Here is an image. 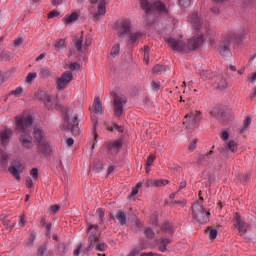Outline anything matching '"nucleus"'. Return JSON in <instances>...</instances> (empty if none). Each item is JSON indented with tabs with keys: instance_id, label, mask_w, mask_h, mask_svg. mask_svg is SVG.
I'll use <instances>...</instances> for the list:
<instances>
[{
	"instance_id": "nucleus-61",
	"label": "nucleus",
	"mask_w": 256,
	"mask_h": 256,
	"mask_svg": "<svg viewBox=\"0 0 256 256\" xmlns=\"http://www.w3.org/2000/svg\"><path fill=\"white\" fill-rule=\"evenodd\" d=\"M22 43H23V39L22 38H18L16 40H14L15 47L21 45Z\"/></svg>"
},
{
	"instance_id": "nucleus-3",
	"label": "nucleus",
	"mask_w": 256,
	"mask_h": 256,
	"mask_svg": "<svg viewBox=\"0 0 256 256\" xmlns=\"http://www.w3.org/2000/svg\"><path fill=\"white\" fill-rule=\"evenodd\" d=\"M63 119V131H71L72 135H79V133H81V130L79 129V124H73L77 123V120L79 119V114H77V111H74L71 108L66 109L63 115Z\"/></svg>"
},
{
	"instance_id": "nucleus-23",
	"label": "nucleus",
	"mask_w": 256,
	"mask_h": 256,
	"mask_svg": "<svg viewBox=\"0 0 256 256\" xmlns=\"http://www.w3.org/2000/svg\"><path fill=\"white\" fill-rule=\"evenodd\" d=\"M220 53L222 56H227L229 55V40H225L224 42L221 43L220 45Z\"/></svg>"
},
{
	"instance_id": "nucleus-12",
	"label": "nucleus",
	"mask_w": 256,
	"mask_h": 256,
	"mask_svg": "<svg viewBox=\"0 0 256 256\" xmlns=\"http://www.w3.org/2000/svg\"><path fill=\"white\" fill-rule=\"evenodd\" d=\"M9 172L17 181H21V173H23V164L21 162H13L9 168Z\"/></svg>"
},
{
	"instance_id": "nucleus-18",
	"label": "nucleus",
	"mask_w": 256,
	"mask_h": 256,
	"mask_svg": "<svg viewBox=\"0 0 256 256\" xmlns=\"http://www.w3.org/2000/svg\"><path fill=\"white\" fill-rule=\"evenodd\" d=\"M115 219L120 223V225H127V213L123 210H118Z\"/></svg>"
},
{
	"instance_id": "nucleus-63",
	"label": "nucleus",
	"mask_w": 256,
	"mask_h": 256,
	"mask_svg": "<svg viewBox=\"0 0 256 256\" xmlns=\"http://www.w3.org/2000/svg\"><path fill=\"white\" fill-rule=\"evenodd\" d=\"M80 253H81V245L77 249L74 250L73 255L74 256H79Z\"/></svg>"
},
{
	"instance_id": "nucleus-19",
	"label": "nucleus",
	"mask_w": 256,
	"mask_h": 256,
	"mask_svg": "<svg viewBox=\"0 0 256 256\" xmlns=\"http://www.w3.org/2000/svg\"><path fill=\"white\" fill-rule=\"evenodd\" d=\"M39 95H41L40 99H42V101H44L45 105H57V103L55 102V99H52L50 95H48L47 93L40 91L38 92Z\"/></svg>"
},
{
	"instance_id": "nucleus-54",
	"label": "nucleus",
	"mask_w": 256,
	"mask_h": 256,
	"mask_svg": "<svg viewBox=\"0 0 256 256\" xmlns=\"http://www.w3.org/2000/svg\"><path fill=\"white\" fill-rule=\"evenodd\" d=\"M57 15H59V12L52 10L49 14H48V19H53V17H57Z\"/></svg>"
},
{
	"instance_id": "nucleus-16",
	"label": "nucleus",
	"mask_w": 256,
	"mask_h": 256,
	"mask_svg": "<svg viewBox=\"0 0 256 256\" xmlns=\"http://www.w3.org/2000/svg\"><path fill=\"white\" fill-rule=\"evenodd\" d=\"M95 243H99V235H97V232H91L89 236V246L84 250V253H89V251L95 247Z\"/></svg>"
},
{
	"instance_id": "nucleus-28",
	"label": "nucleus",
	"mask_w": 256,
	"mask_h": 256,
	"mask_svg": "<svg viewBox=\"0 0 256 256\" xmlns=\"http://www.w3.org/2000/svg\"><path fill=\"white\" fill-rule=\"evenodd\" d=\"M2 223L6 229H13V227H15V225H17V222L11 221L9 219L3 220Z\"/></svg>"
},
{
	"instance_id": "nucleus-52",
	"label": "nucleus",
	"mask_w": 256,
	"mask_h": 256,
	"mask_svg": "<svg viewBox=\"0 0 256 256\" xmlns=\"http://www.w3.org/2000/svg\"><path fill=\"white\" fill-rule=\"evenodd\" d=\"M26 186L28 187V189H31L33 187V179L28 177L26 179Z\"/></svg>"
},
{
	"instance_id": "nucleus-46",
	"label": "nucleus",
	"mask_w": 256,
	"mask_h": 256,
	"mask_svg": "<svg viewBox=\"0 0 256 256\" xmlns=\"http://www.w3.org/2000/svg\"><path fill=\"white\" fill-rule=\"evenodd\" d=\"M103 169V163L97 161V162H94V171L97 173L99 172L100 170Z\"/></svg>"
},
{
	"instance_id": "nucleus-60",
	"label": "nucleus",
	"mask_w": 256,
	"mask_h": 256,
	"mask_svg": "<svg viewBox=\"0 0 256 256\" xmlns=\"http://www.w3.org/2000/svg\"><path fill=\"white\" fill-rule=\"evenodd\" d=\"M19 226L25 227V217L24 216H20Z\"/></svg>"
},
{
	"instance_id": "nucleus-51",
	"label": "nucleus",
	"mask_w": 256,
	"mask_h": 256,
	"mask_svg": "<svg viewBox=\"0 0 256 256\" xmlns=\"http://www.w3.org/2000/svg\"><path fill=\"white\" fill-rule=\"evenodd\" d=\"M153 161H155V156H149L147 158V162H146V165H148V167H151L153 165Z\"/></svg>"
},
{
	"instance_id": "nucleus-6",
	"label": "nucleus",
	"mask_w": 256,
	"mask_h": 256,
	"mask_svg": "<svg viewBox=\"0 0 256 256\" xmlns=\"http://www.w3.org/2000/svg\"><path fill=\"white\" fill-rule=\"evenodd\" d=\"M199 121H201V112H191L184 117L183 124L185 125L187 131H193L198 127Z\"/></svg>"
},
{
	"instance_id": "nucleus-1",
	"label": "nucleus",
	"mask_w": 256,
	"mask_h": 256,
	"mask_svg": "<svg viewBox=\"0 0 256 256\" xmlns=\"http://www.w3.org/2000/svg\"><path fill=\"white\" fill-rule=\"evenodd\" d=\"M191 24L192 27L196 31L201 33L199 36H194L187 41V43L183 42L181 39L170 38L167 40L168 45L174 51H180L183 53H189V51H195V49H199L205 41L203 37V31H207V28L203 27V22L201 21V16L199 14H193L191 16Z\"/></svg>"
},
{
	"instance_id": "nucleus-43",
	"label": "nucleus",
	"mask_w": 256,
	"mask_h": 256,
	"mask_svg": "<svg viewBox=\"0 0 256 256\" xmlns=\"http://www.w3.org/2000/svg\"><path fill=\"white\" fill-rule=\"evenodd\" d=\"M34 79H37V73H29L26 77V83H31Z\"/></svg>"
},
{
	"instance_id": "nucleus-47",
	"label": "nucleus",
	"mask_w": 256,
	"mask_h": 256,
	"mask_svg": "<svg viewBox=\"0 0 256 256\" xmlns=\"http://www.w3.org/2000/svg\"><path fill=\"white\" fill-rule=\"evenodd\" d=\"M46 252H47V247H45V246H40V247L38 248L37 255H38V256H43V255H45Z\"/></svg>"
},
{
	"instance_id": "nucleus-5",
	"label": "nucleus",
	"mask_w": 256,
	"mask_h": 256,
	"mask_svg": "<svg viewBox=\"0 0 256 256\" xmlns=\"http://www.w3.org/2000/svg\"><path fill=\"white\" fill-rule=\"evenodd\" d=\"M192 213L195 221H197L200 225L209 223V216L211 213L207 212V210H205V208H203L199 202L192 206Z\"/></svg>"
},
{
	"instance_id": "nucleus-59",
	"label": "nucleus",
	"mask_w": 256,
	"mask_h": 256,
	"mask_svg": "<svg viewBox=\"0 0 256 256\" xmlns=\"http://www.w3.org/2000/svg\"><path fill=\"white\" fill-rule=\"evenodd\" d=\"M113 129L115 131H118L119 133H123V128L121 126L117 125V124L113 125Z\"/></svg>"
},
{
	"instance_id": "nucleus-25",
	"label": "nucleus",
	"mask_w": 256,
	"mask_h": 256,
	"mask_svg": "<svg viewBox=\"0 0 256 256\" xmlns=\"http://www.w3.org/2000/svg\"><path fill=\"white\" fill-rule=\"evenodd\" d=\"M141 37H143V33H141V32H136V33L130 34L131 45H135V43H137V41L140 40Z\"/></svg>"
},
{
	"instance_id": "nucleus-44",
	"label": "nucleus",
	"mask_w": 256,
	"mask_h": 256,
	"mask_svg": "<svg viewBox=\"0 0 256 256\" xmlns=\"http://www.w3.org/2000/svg\"><path fill=\"white\" fill-rule=\"evenodd\" d=\"M200 77H202V79H211V74H209V71L207 70H202L200 72Z\"/></svg>"
},
{
	"instance_id": "nucleus-11",
	"label": "nucleus",
	"mask_w": 256,
	"mask_h": 256,
	"mask_svg": "<svg viewBox=\"0 0 256 256\" xmlns=\"http://www.w3.org/2000/svg\"><path fill=\"white\" fill-rule=\"evenodd\" d=\"M73 81V73L71 72H65L61 75V77L57 81V89L62 91V89H65L69 83Z\"/></svg>"
},
{
	"instance_id": "nucleus-41",
	"label": "nucleus",
	"mask_w": 256,
	"mask_h": 256,
	"mask_svg": "<svg viewBox=\"0 0 256 256\" xmlns=\"http://www.w3.org/2000/svg\"><path fill=\"white\" fill-rule=\"evenodd\" d=\"M167 183H169L168 180H155L154 181V185L156 187H163L164 185H167Z\"/></svg>"
},
{
	"instance_id": "nucleus-32",
	"label": "nucleus",
	"mask_w": 256,
	"mask_h": 256,
	"mask_svg": "<svg viewBox=\"0 0 256 256\" xmlns=\"http://www.w3.org/2000/svg\"><path fill=\"white\" fill-rule=\"evenodd\" d=\"M23 94V88L21 86L17 87L15 90L10 92V95H14V97H21Z\"/></svg>"
},
{
	"instance_id": "nucleus-49",
	"label": "nucleus",
	"mask_w": 256,
	"mask_h": 256,
	"mask_svg": "<svg viewBox=\"0 0 256 256\" xmlns=\"http://www.w3.org/2000/svg\"><path fill=\"white\" fill-rule=\"evenodd\" d=\"M80 67H81V65H79V63L75 62V63L70 64L69 69H70V71H77Z\"/></svg>"
},
{
	"instance_id": "nucleus-40",
	"label": "nucleus",
	"mask_w": 256,
	"mask_h": 256,
	"mask_svg": "<svg viewBox=\"0 0 256 256\" xmlns=\"http://www.w3.org/2000/svg\"><path fill=\"white\" fill-rule=\"evenodd\" d=\"M41 223H42V226L45 227V229H47V233H51V227H52L51 223L45 221V219H42Z\"/></svg>"
},
{
	"instance_id": "nucleus-15",
	"label": "nucleus",
	"mask_w": 256,
	"mask_h": 256,
	"mask_svg": "<svg viewBox=\"0 0 256 256\" xmlns=\"http://www.w3.org/2000/svg\"><path fill=\"white\" fill-rule=\"evenodd\" d=\"M13 135V131L10 129H5L0 133V139L3 147H7L9 144V139H11V136Z\"/></svg>"
},
{
	"instance_id": "nucleus-35",
	"label": "nucleus",
	"mask_w": 256,
	"mask_h": 256,
	"mask_svg": "<svg viewBox=\"0 0 256 256\" xmlns=\"http://www.w3.org/2000/svg\"><path fill=\"white\" fill-rule=\"evenodd\" d=\"M96 217H99L101 219L100 225H103V217H105V210L102 208H98L96 210Z\"/></svg>"
},
{
	"instance_id": "nucleus-29",
	"label": "nucleus",
	"mask_w": 256,
	"mask_h": 256,
	"mask_svg": "<svg viewBox=\"0 0 256 256\" xmlns=\"http://www.w3.org/2000/svg\"><path fill=\"white\" fill-rule=\"evenodd\" d=\"M227 151H231L232 153H235L237 151V142L230 141L229 144H226Z\"/></svg>"
},
{
	"instance_id": "nucleus-9",
	"label": "nucleus",
	"mask_w": 256,
	"mask_h": 256,
	"mask_svg": "<svg viewBox=\"0 0 256 256\" xmlns=\"http://www.w3.org/2000/svg\"><path fill=\"white\" fill-rule=\"evenodd\" d=\"M34 137L39 143V150L41 153H47L49 151V143H47L43 138V132H41V129L34 128Z\"/></svg>"
},
{
	"instance_id": "nucleus-2",
	"label": "nucleus",
	"mask_w": 256,
	"mask_h": 256,
	"mask_svg": "<svg viewBox=\"0 0 256 256\" xmlns=\"http://www.w3.org/2000/svg\"><path fill=\"white\" fill-rule=\"evenodd\" d=\"M33 130V117H16V131L19 133V143L24 149H32L33 137L31 131Z\"/></svg>"
},
{
	"instance_id": "nucleus-33",
	"label": "nucleus",
	"mask_w": 256,
	"mask_h": 256,
	"mask_svg": "<svg viewBox=\"0 0 256 256\" xmlns=\"http://www.w3.org/2000/svg\"><path fill=\"white\" fill-rule=\"evenodd\" d=\"M249 125H251V117H247L243 122V129L241 130V133H245L247 129H249Z\"/></svg>"
},
{
	"instance_id": "nucleus-30",
	"label": "nucleus",
	"mask_w": 256,
	"mask_h": 256,
	"mask_svg": "<svg viewBox=\"0 0 256 256\" xmlns=\"http://www.w3.org/2000/svg\"><path fill=\"white\" fill-rule=\"evenodd\" d=\"M55 51H61V49H65V40L60 39L54 44Z\"/></svg>"
},
{
	"instance_id": "nucleus-36",
	"label": "nucleus",
	"mask_w": 256,
	"mask_h": 256,
	"mask_svg": "<svg viewBox=\"0 0 256 256\" xmlns=\"http://www.w3.org/2000/svg\"><path fill=\"white\" fill-rule=\"evenodd\" d=\"M75 47L78 51H81V49H83V36H78L75 43Z\"/></svg>"
},
{
	"instance_id": "nucleus-22",
	"label": "nucleus",
	"mask_w": 256,
	"mask_h": 256,
	"mask_svg": "<svg viewBox=\"0 0 256 256\" xmlns=\"http://www.w3.org/2000/svg\"><path fill=\"white\" fill-rule=\"evenodd\" d=\"M0 165L1 167H7L9 165V155L3 150H0Z\"/></svg>"
},
{
	"instance_id": "nucleus-21",
	"label": "nucleus",
	"mask_w": 256,
	"mask_h": 256,
	"mask_svg": "<svg viewBox=\"0 0 256 256\" xmlns=\"http://www.w3.org/2000/svg\"><path fill=\"white\" fill-rule=\"evenodd\" d=\"M161 229L163 233H166L168 235H173L175 233V228H173V224L169 222L164 223Z\"/></svg>"
},
{
	"instance_id": "nucleus-53",
	"label": "nucleus",
	"mask_w": 256,
	"mask_h": 256,
	"mask_svg": "<svg viewBox=\"0 0 256 256\" xmlns=\"http://www.w3.org/2000/svg\"><path fill=\"white\" fill-rule=\"evenodd\" d=\"M220 138L223 139V141H227L229 139V132L224 131L221 135Z\"/></svg>"
},
{
	"instance_id": "nucleus-4",
	"label": "nucleus",
	"mask_w": 256,
	"mask_h": 256,
	"mask_svg": "<svg viewBox=\"0 0 256 256\" xmlns=\"http://www.w3.org/2000/svg\"><path fill=\"white\" fill-rule=\"evenodd\" d=\"M141 9L146 11V13H151L155 11L156 13H160V15H167L169 10H167V6L159 0L157 1H148V0H140Z\"/></svg>"
},
{
	"instance_id": "nucleus-42",
	"label": "nucleus",
	"mask_w": 256,
	"mask_h": 256,
	"mask_svg": "<svg viewBox=\"0 0 256 256\" xmlns=\"http://www.w3.org/2000/svg\"><path fill=\"white\" fill-rule=\"evenodd\" d=\"M145 235L148 237V239H153L155 237V233L151 228H146Z\"/></svg>"
},
{
	"instance_id": "nucleus-26",
	"label": "nucleus",
	"mask_w": 256,
	"mask_h": 256,
	"mask_svg": "<svg viewBox=\"0 0 256 256\" xmlns=\"http://www.w3.org/2000/svg\"><path fill=\"white\" fill-rule=\"evenodd\" d=\"M120 53H121V46L119 44H116L112 47L110 51V57H113V59H115V57L120 55Z\"/></svg>"
},
{
	"instance_id": "nucleus-24",
	"label": "nucleus",
	"mask_w": 256,
	"mask_h": 256,
	"mask_svg": "<svg viewBox=\"0 0 256 256\" xmlns=\"http://www.w3.org/2000/svg\"><path fill=\"white\" fill-rule=\"evenodd\" d=\"M217 89H227V81L221 77L215 78Z\"/></svg>"
},
{
	"instance_id": "nucleus-17",
	"label": "nucleus",
	"mask_w": 256,
	"mask_h": 256,
	"mask_svg": "<svg viewBox=\"0 0 256 256\" xmlns=\"http://www.w3.org/2000/svg\"><path fill=\"white\" fill-rule=\"evenodd\" d=\"M92 111H94L96 115H103V102H101V99L98 97L94 99Z\"/></svg>"
},
{
	"instance_id": "nucleus-20",
	"label": "nucleus",
	"mask_w": 256,
	"mask_h": 256,
	"mask_svg": "<svg viewBox=\"0 0 256 256\" xmlns=\"http://www.w3.org/2000/svg\"><path fill=\"white\" fill-rule=\"evenodd\" d=\"M158 245H159V251H161L162 253H165V251H167V245H171V239L160 238L158 240Z\"/></svg>"
},
{
	"instance_id": "nucleus-14",
	"label": "nucleus",
	"mask_w": 256,
	"mask_h": 256,
	"mask_svg": "<svg viewBox=\"0 0 256 256\" xmlns=\"http://www.w3.org/2000/svg\"><path fill=\"white\" fill-rule=\"evenodd\" d=\"M234 227L238 228V233L243 237L245 233H247V225L245 222L241 219V215L239 213H236V224Z\"/></svg>"
},
{
	"instance_id": "nucleus-56",
	"label": "nucleus",
	"mask_w": 256,
	"mask_h": 256,
	"mask_svg": "<svg viewBox=\"0 0 256 256\" xmlns=\"http://www.w3.org/2000/svg\"><path fill=\"white\" fill-rule=\"evenodd\" d=\"M248 78L250 79V81H251L252 83H255V82H256V72L253 73V74H249V75H248Z\"/></svg>"
},
{
	"instance_id": "nucleus-45",
	"label": "nucleus",
	"mask_w": 256,
	"mask_h": 256,
	"mask_svg": "<svg viewBox=\"0 0 256 256\" xmlns=\"http://www.w3.org/2000/svg\"><path fill=\"white\" fill-rule=\"evenodd\" d=\"M107 249V244L101 242L96 245V251H105Z\"/></svg>"
},
{
	"instance_id": "nucleus-48",
	"label": "nucleus",
	"mask_w": 256,
	"mask_h": 256,
	"mask_svg": "<svg viewBox=\"0 0 256 256\" xmlns=\"http://www.w3.org/2000/svg\"><path fill=\"white\" fill-rule=\"evenodd\" d=\"M144 61L149 64V47L144 48Z\"/></svg>"
},
{
	"instance_id": "nucleus-27",
	"label": "nucleus",
	"mask_w": 256,
	"mask_h": 256,
	"mask_svg": "<svg viewBox=\"0 0 256 256\" xmlns=\"http://www.w3.org/2000/svg\"><path fill=\"white\" fill-rule=\"evenodd\" d=\"M206 233H208L211 241H215V239H217V235H218L217 229L209 227Z\"/></svg>"
},
{
	"instance_id": "nucleus-50",
	"label": "nucleus",
	"mask_w": 256,
	"mask_h": 256,
	"mask_svg": "<svg viewBox=\"0 0 256 256\" xmlns=\"http://www.w3.org/2000/svg\"><path fill=\"white\" fill-rule=\"evenodd\" d=\"M30 175L33 177V179H37V177H39V170L37 168H33Z\"/></svg>"
},
{
	"instance_id": "nucleus-37",
	"label": "nucleus",
	"mask_w": 256,
	"mask_h": 256,
	"mask_svg": "<svg viewBox=\"0 0 256 256\" xmlns=\"http://www.w3.org/2000/svg\"><path fill=\"white\" fill-rule=\"evenodd\" d=\"M143 187V183L139 182L133 189L132 192L130 194V197H135V195H137V193H139V188Z\"/></svg>"
},
{
	"instance_id": "nucleus-8",
	"label": "nucleus",
	"mask_w": 256,
	"mask_h": 256,
	"mask_svg": "<svg viewBox=\"0 0 256 256\" xmlns=\"http://www.w3.org/2000/svg\"><path fill=\"white\" fill-rule=\"evenodd\" d=\"M114 114L116 117H121L123 115V107L127 103V97L123 94L114 95Z\"/></svg>"
},
{
	"instance_id": "nucleus-31",
	"label": "nucleus",
	"mask_w": 256,
	"mask_h": 256,
	"mask_svg": "<svg viewBox=\"0 0 256 256\" xmlns=\"http://www.w3.org/2000/svg\"><path fill=\"white\" fill-rule=\"evenodd\" d=\"M79 19V15L77 13H72L70 16L65 18L66 23H73Z\"/></svg>"
},
{
	"instance_id": "nucleus-64",
	"label": "nucleus",
	"mask_w": 256,
	"mask_h": 256,
	"mask_svg": "<svg viewBox=\"0 0 256 256\" xmlns=\"http://www.w3.org/2000/svg\"><path fill=\"white\" fill-rule=\"evenodd\" d=\"M141 256H155V253L153 252H144L141 254Z\"/></svg>"
},
{
	"instance_id": "nucleus-10",
	"label": "nucleus",
	"mask_w": 256,
	"mask_h": 256,
	"mask_svg": "<svg viewBox=\"0 0 256 256\" xmlns=\"http://www.w3.org/2000/svg\"><path fill=\"white\" fill-rule=\"evenodd\" d=\"M91 3L92 5H97L98 3L97 12L93 13V21H99V19L104 17L105 13H107L105 0H91Z\"/></svg>"
},
{
	"instance_id": "nucleus-55",
	"label": "nucleus",
	"mask_w": 256,
	"mask_h": 256,
	"mask_svg": "<svg viewBox=\"0 0 256 256\" xmlns=\"http://www.w3.org/2000/svg\"><path fill=\"white\" fill-rule=\"evenodd\" d=\"M152 88L154 91H159V89H161V85H159L158 82H152Z\"/></svg>"
},
{
	"instance_id": "nucleus-62",
	"label": "nucleus",
	"mask_w": 256,
	"mask_h": 256,
	"mask_svg": "<svg viewBox=\"0 0 256 256\" xmlns=\"http://www.w3.org/2000/svg\"><path fill=\"white\" fill-rule=\"evenodd\" d=\"M174 204H175V205H180L181 207H183V205H185V200L182 199V200L174 201Z\"/></svg>"
},
{
	"instance_id": "nucleus-38",
	"label": "nucleus",
	"mask_w": 256,
	"mask_h": 256,
	"mask_svg": "<svg viewBox=\"0 0 256 256\" xmlns=\"http://www.w3.org/2000/svg\"><path fill=\"white\" fill-rule=\"evenodd\" d=\"M180 7L187 9V7L191 6V0H178Z\"/></svg>"
},
{
	"instance_id": "nucleus-58",
	"label": "nucleus",
	"mask_w": 256,
	"mask_h": 256,
	"mask_svg": "<svg viewBox=\"0 0 256 256\" xmlns=\"http://www.w3.org/2000/svg\"><path fill=\"white\" fill-rule=\"evenodd\" d=\"M60 209H61V207L59 205L51 206L52 213H57V211H59Z\"/></svg>"
},
{
	"instance_id": "nucleus-57",
	"label": "nucleus",
	"mask_w": 256,
	"mask_h": 256,
	"mask_svg": "<svg viewBox=\"0 0 256 256\" xmlns=\"http://www.w3.org/2000/svg\"><path fill=\"white\" fill-rule=\"evenodd\" d=\"M139 251H141V248H135L129 256H137L139 255Z\"/></svg>"
},
{
	"instance_id": "nucleus-13",
	"label": "nucleus",
	"mask_w": 256,
	"mask_h": 256,
	"mask_svg": "<svg viewBox=\"0 0 256 256\" xmlns=\"http://www.w3.org/2000/svg\"><path fill=\"white\" fill-rule=\"evenodd\" d=\"M106 147L110 153H112V155H115L121 149V147H123V140L118 139L114 142H107Z\"/></svg>"
},
{
	"instance_id": "nucleus-39",
	"label": "nucleus",
	"mask_w": 256,
	"mask_h": 256,
	"mask_svg": "<svg viewBox=\"0 0 256 256\" xmlns=\"http://www.w3.org/2000/svg\"><path fill=\"white\" fill-rule=\"evenodd\" d=\"M199 140L198 139H194L191 143H190V145H189V147H188V150H187V153H191V151H194L195 149H196V147H197V142H198Z\"/></svg>"
},
{
	"instance_id": "nucleus-7",
	"label": "nucleus",
	"mask_w": 256,
	"mask_h": 256,
	"mask_svg": "<svg viewBox=\"0 0 256 256\" xmlns=\"http://www.w3.org/2000/svg\"><path fill=\"white\" fill-rule=\"evenodd\" d=\"M115 27L117 30V35L120 39H125V37L131 33V29H133L131 20L118 21L115 23Z\"/></svg>"
},
{
	"instance_id": "nucleus-34",
	"label": "nucleus",
	"mask_w": 256,
	"mask_h": 256,
	"mask_svg": "<svg viewBox=\"0 0 256 256\" xmlns=\"http://www.w3.org/2000/svg\"><path fill=\"white\" fill-rule=\"evenodd\" d=\"M163 71H165V66L161 64H157L153 68V73H155L156 75H159V73H163Z\"/></svg>"
}]
</instances>
